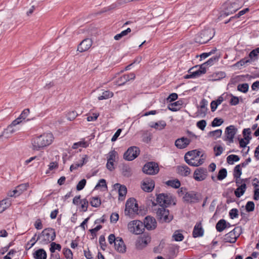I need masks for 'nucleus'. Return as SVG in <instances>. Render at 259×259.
<instances>
[{
  "label": "nucleus",
  "mask_w": 259,
  "mask_h": 259,
  "mask_svg": "<svg viewBox=\"0 0 259 259\" xmlns=\"http://www.w3.org/2000/svg\"><path fill=\"white\" fill-rule=\"evenodd\" d=\"M54 140V136L51 133H46L33 138L31 140L32 149H40L50 145Z\"/></svg>",
  "instance_id": "obj_1"
},
{
  "label": "nucleus",
  "mask_w": 259,
  "mask_h": 259,
  "mask_svg": "<svg viewBox=\"0 0 259 259\" xmlns=\"http://www.w3.org/2000/svg\"><path fill=\"white\" fill-rule=\"evenodd\" d=\"M56 236V232L54 229L51 228L45 229L38 235L36 240L32 244H30V242L27 243V245H30L28 249L32 247L38 240H39V243L42 245L48 244L55 239Z\"/></svg>",
  "instance_id": "obj_2"
},
{
  "label": "nucleus",
  "mask_w": 259,
  "mask_h": 259,
  "mask_svg": "<svg viewBox=\"0 0 259 259\" xmlns=\"http://www.w3.org/2000/svg\"><path fill=\"white\" fill-rule=\"evenodd\" d=\"M201 152L197 150H193L187 152L184 156L185 162L190 166H198L204 162L203 155L200 156V158L197 159L200 155Z\"/></svg>",
  "instance_id": "obj_3"
},
{
  "label": "nucleus",
  "mask_w": 259,
  "mask_h": 259,
  "mask_svg": "<svg viewBox=\"0 0 259 259\" xmlns=\"http://www.w3.org/2000/svg\"><path fill=\"white\" fill-rule=\"evenodd\" d=\"M224 10L219 17L221 20L236 12L240 8V5L238 0H228L224 4Z\"/></svg>",
  "instance_id": "obj_4"
},
{
  "label": "nucleus",
  "mask_w": 259,
  "mask_h": 259,
  "mask_svg": "<svg viewBox=\"0 0 259 259\" xmlns=\"http://www.w3.org/2000/svg\"><path fill=\"white\" fill-rule=\"evenodd\" d=\"M161 206L156 211L157 219L160 223H169L173 219V215L169 214L168 209Z\"/></svg>",
  "instance_id": "obj_5"
},
{
  "label": "nucleus",
  "mask_w": 259,
  "mask_h": 259,
  "mask_svg": "<svg viewBox=\"0 0 259 259\" xmlns=\"http://www.w3.org/2000/svg\"><path fill=\"white\" fill-rule=\"evenodd\" d=\"M139 210L138 204L136 200L134 198L128 199L125 204L124 213L125 215H130L133 214H138Z\"/></svg>",
  "instance_id": "obj_6"
},
{
  "label": "nucleus",
  "mask_w": 259,
  "mask_h": 259,
  "mask_svg": "<svg viewBox=\"0 0 259 259\" xmlns=\"http://www.w3.org/2000/svg\"><path fill=\"white\" fill-rule=\"evenodd\" d=\"M213 36L210 29H205L195 36V41L199 44H205L210 40Z\"/></svg>",
  "instance_id": "obj_7"
},
{
  "label": "nucleus",
  "mask_w": 259,
  "mask_h": 259,
  "mask_svg": "<svg viewBox=\"0 0 259 259\" xmlns=\"http://www.w3.org/2000/svg\"><path fill=\"white\" fill-rule=\"evenodd\" d=\"M128 230L132 233L137 235L141 234L143 232L145 226L143 223L138 220L130 222L127 225Z\"/></svg>",
  "instance_id": "obj_8"
},
{
  "label": "nucleus",
  "mask_w": 259,
  "mask_h": 259,
  "mask_svg": "<svg viewBox=\"0 0 259 259\" xmlns=\"http://www.w3.org/2000/svg\"><path fill=\"white\" fill-rule=\"evenodd\" d=\"M156 201L160 207H167L172 203L173 198L170 194L161 193L157 195Z\"/></svg>",
  "instance_id": "obj_9"
},
{
  "label": "nucleus",
  "mask_w": 259,
  "mask_h": 259,
  "mask_svg": "<svg viewBox=\"0 0 259 259\" xmlns=\"http://www.w3.org/2000/svg\"><path fill=\"white\" fill-rule=\"evenodd\" d=\"M140 149L136 146L129 147L123 154V159L127 161H132L140 154Z\"/></svg>",
  "instance_id": "obj_10"
},
{
  "label": "nucleus",
  "mask_w": 259,
  "mask_h": 259,
  "mask_svg": "<svg viewBox=\"0 0 259 259\" xmlns=\"http://www.w3.org/2000/svg\"><path fill=\"white\" fill-rule=\"evenodd\" d=\"M143 172L150 175H154L157 174L159 168L158 165L155 162H149L146 163L142 168Z\"/></svg>",
  "instance_id": "obj_11"
},
{
  "label": "nucleus",
  "mask_w": 259,
  "mask_h": 259,
  "mask_svg": "<svg viewBox=\"0 0 259 259\" xmlns=\"http://www.w3.org/2000/svg\"><path fill=\"white\" fill-rule=\"evenodd\" d=\"M184 201L189 203H195L199 202L201 199V195L194 191L187 192L183 196Z\"/></svg>",
  "instance_id": "obj_12"
},
{
  "label": "nucleus",
  "mask_w": 259,
  "mask_h": 259,
  "mask_svg": "<svg viewBox=\"0 0 259 259\" xmlns=\"http://www.w3.org/2000/svg\"><path fill=\"white\" fill-rule=\"evenodd\" d=\"M237 132V128L234 125H231L225 128V136L224 140L232 143L234 142V138Z\"/></svg>",
  "instance_id": "obj_13"
},
{
  "label": "nucleus",
  "mask_w": 259,
  "mask_h": 259,
  "mask_svg": "<svg viewBox=\"0 0 259 259\" xmlns=\"http://www.w3.org/2000/svg\"><path fill=\"white\" fill-rule=\"evenodd\" d=\"M207 176V170L206 168L199 167L196 168L193 174L194 179L200 182L206 179Z\"/></svg>",
  "instance_id": "obj_14"
},
{
  "label": "nucleus",
  "mask_w": 259,
  "mask_h": 259,
  "mask_svg": "<svg viewBox=\"0 0 259 259\" xmlns=\"http://www.w3.org/2000/svg\"><path fill=\"white\" fill-rule=\"evenodd\" d=\"M93 41L91 38H87L82 40L78 45L77 51L80 52H84L88 51L92 46Z\"/></svg>",
  "instance_id": "obj_15"
},
{
  "label": "nucleus",
  "mask_w": 259,
  "mask_h": 259,
  "mask_svg": "<svg viewBox=\"0 0 259 259\" xmlns=\"http://www.w3.org/2000/svg\"><path fill=\"white\" fill-rule=\"evenodd\" d=\"M244 139H241L239 141L240 146L242 148H244L249 142V140L251 138L249 136L251 134V131L249 128H244L242 132Z\"/></svg>",
  "instance_id": "obj_16"
},
{
  "label": "nucleus",
  "mask_w": 259,
  "mask_h": 259,
  "mask_svg": "<svg viewBox=\"0 0 259 259\" xmlns=\"http://www.w3.org/2000/svg\"><path fill=\"white\" fill-rule=\"evenodd\" d=\"M145 228L149 230H153L156 228L157 226V222L156 220L150 216H147L144 220L143 223Z\"/></svg>",
  "instance_id": "obj_17"
},
{
  "label": "nucleus",
  "mask_w": 259,
  "mask_h": 259,
  "mask_svg": "<svg viewBox=\"0 0 259 259\" xmlns=\"http://www.w3.org/2000/svg\"><path fill=\"white\" fill-rule=\"evenodd\" d=\"M151 237L149 235L145 236V235L139 238L137 241L136 245V247L139 249H142L150 242Z\"/></svg>",
  "instance_id": "obj_18"
},
{
  "label": "nucleus",
  "mask_w": 259,
  "mask_h": 259,
  "mask_svg": "<svg viewBox=\"0 0 259 259\" xmlns=\"http://www.w3.org/2000/svg\"><path fill=\"white\" fill-rule=\"evenodd\" d=\"M257 55L255 53V51L253 50L249 54V58L245 57L242 59L240 60V61L237 63L236 65L240 64L241 66L244 65L247 63H250L252 61H254L257 59Z\"/></svg>",
  "instance_id": "obj_19"
},
{
  "label": "nucleus",
  "mask_w": 259,
  "mask_h": 259,
  "mask_svg": "<svg viewBox=\"0 0 259 259\" xmlns=\"http://www.w3.org/2000/svg\"><path fill=\"white\" fill-rule=\"evenodd\" d=\"M135 77V74L133 73L124 74L117 79L116 80V84L119 86L124 85L126 82L134 79Z\"/></svg>",
  "instance_id": "obj_20"
},
{
  "label": "nucleus",
  "mask_w": 259,
  "mask_h": 259,
  "mask_svg": "<svg viewBox=\"0 0 259 259\" xmlns=\"http://www.w3.org/2000/svg\"><path fill=\"white\" fill-rule=\"evenodd\" d=\"M191 140L185 137H182L176 140L175 146L179 149H184L190 143Z\"/></svg>",
  "instance_id": "obj_21"
},
{
  "label": "nucleus",
  "mask_w": 259,
  "mask_h": 259,
  "mask_svg": "<svg viewBox=\"0 0 259 259\" xmlns=\"http://www.w3.org/2000/svg\"><path fill=\"white\" fill-rule=\"evenodd\" d=\"M27 184H22L18 186L16 189L10 194L11 197H16L19 196L23 191L27 189Z\"/></svg>",
  "instance_id": "obj_22"
},
{
  "label": "nucleus",
  "mask_w": 259,
  "mask_h": 259,
  "mask_svg": "<svg viewBox=\"0 0 259 259\" xmlns=\"http://www.w3.org/2000/svg\"><path fill=\"white\" fill-rule=\"evenodd\" d=\"M197 67V66H195L190 68L188 71V74L186 75L184 77L185 78L188 79L191 78H195L204 74L203 71H201L199 69L194 70V69Z\"/></svg>",
  "instance_id": "obj_23"
},
{
  "label": "nucleus",
  "mask_w": 259,
  "mask_h": 259,
  "mask_svg": "<svg viewBox=\"0 0 259 259\" xmlns=\"http://www.w3.org/2000/svg\"><path fill=\"white\" fill-rule=\"evenodd\" d=\"M114 247L115 250L120 253H124L126 251V246L121 238L117 237L116 242H115Z\"/></svg>",
  "instance_id": "obj_24"
},
{
  "label": "nucleus",
  "mask_w": 259,
  "mask_h": 259,
  "mask_svg": "<svg viewBox=\"0 0 259 259\" xmlns=\"http://www.w3.org/2000/svg\"><path fill=\"white\" fill-rule=\"evenodd\" d=\"M155 184L153 180H145L142 186V189L145 192H150L154 188Z\"/></svg>",
  "instance_id": "obj_25"
},
{
  "label": "nucleus",
  "mask_w": 259,
  "mask_h": 259,
  "mask_svg": "<svg viewBox=\"0 0 259 259\" xmlns=\"http://www.w3.org/2000/svg\"><path fill=\"white\" fill-rule=\"evenodd\" d=\"M114 188L115 189H118L119 199L122 200L127 193L126 187L124 185L116 183L114 185Z\"/></svg>",
  "instance_id": "obj_26"
},
{
  "label": "nucleus",
  "mask_w": 259,
  "mask_h": 259,
  "mask_svg": "<svg viewBox=\"0 0 259 259\" xmlns=\"http://www.w3.org/2000/svg\"><path fill=\"white\" fill-rule=\"evenodd\" d=\"M203 230L200 222L197 223L194 226L193 231V237L194 238L202 236L203 235Z\"/></svg>",
  "instance_id": "obj_27"
},
{
  "label": "nucleus",
  "mask_w": 259,
  "mask_h": 259,
  "mask_svg": "<svg viewBox=\"0 0 259 259\" xmlns=\"http://www.w3.org/2000/svg\"><path fill=\"white\" fill-rule=\"evenodd\" d=\"M177 169L178 173L184 177L188 176L191 172V169L186 165L178 166Z\"/></svg>",
  "instance_id": "obj_28"
},
{
  "label": "nucleus",
  "mask_w": 259,
  "mask_h": 259,
  "mask_svg": "<svg viewBox=\"0 0 259 259\" xmlns=\"http://www.w3.org/2000/svg\"><path fill=\"white\" fill-rule=\"evenodd\" d=\"M33 255L35 259H46L47 257L46 251L42 248L38 249L34 251Z\"/></svg>",
  "instance_id": "obj_29"
},
{
  "label": "nucleus",
  "mask_w": 259,
  "mask_h": 259,
  "mask_svg": "<svg viewBox=\"0 0 259 259\" xmlns=\"http://www.w3.org/2000/svg\"><path fill=\"white\" fill-rule=\"evenodd\" d=\"M223 240L225 243H234L237 240L236 236L230 232L223 236Z\"/></svg>",
  "instance_id": "obj_30"
},
{
  "label": "nucleus",
  "mask_w": 259,
  "mask_h": 259,
  "mask_svg": "<svg viewBox=\"0 0 259 259\" xmlns=\"http://www.w3.org/2000/svg\"><path fill=\"white\" fill-rule=\"evenodd\" d=\"M182 104L183 101L182 100H179L169 104L168 106V109L171 111H177L180 109Z\"/></svg>",
  "instance_id": "obj_31"
},
{
  "label": "nucleus",
  "mask_w": 259,
  "mask_h": 259,
  "mask_svg": "<svg viewBox=\"0 0 259 259\" xmlns=\"http://www.w3.org/2000/svg\"><path fill=\"white\" fill-rule=\"evenodd\" d=\"M11 205L9 198L4 199L0 201V213L3 212Z\"/></svg>",
  "instance_id": "obj_32"
},
{
  "label": "nucleus",
  "mask_w": 259,
  "mask_h": 259,
  "mask_svg": "<svg viewBox=\"0 0 259 259\" xmlns=\"http://www.w3.org/2000/svg\"><path fill=\"white\" fill-rule=\"evenodd\" d=\"M246 185L245 183H244L243 184H241L240 186H239L238 188H237L236 190L235 191L234 193L235 196L238 198L240 197L244 194L246 190Z\"/></svg>",
  "instance_id": "obj_33"
},
{
  "label": "nucleus",
  "mask_w": 259,
  "mask_h": 259,
  "mask_svg": "<svg viewBox=\"0 0 259 259\" xmlns=\"http://www.w3.org/2000/svg\"><path fill=\"white\" fill-rule=\"evenodd\" d=\"M215 228L218 232H222L225 229L227 228V224L226 221L224 219L220 220L217 223Z\"/></svg>",
  "instance_id": "obj_34"
},
{
  "label": "nucleus",
  "mask_w": 259,
  "mask_h": 259,
  "mask_svg": "<svg viewBox=\"0 0 259 259\" xmlns=\"http://www.w3.org/2000/svg\"><path fill=\"white\" fill-rule=\"evenodd\" d=\"M166 125V123L165 121L160 120L157 122L153 123L150 126L152 128H154L156 130H161L165 128Z\"/></svg>",
  "instance_id": "obj_35"
},
{
  "label": "nucleus",
  "mask_w": 259,
  "mask_h": 259,
  "mask_svg": "<svg viewBox=\"0 0 259 259\" xmlns=\"http://www.w3.org/2000/svg\"><path fill=\"white\" fill-rule=\"evenodd\" d=\"M165 184L174 188H179L181 186V183L179 180L176 179L174 180H168L165 182Z\"/></svg>",
  "instance_id": "obj_36"
},
{
  "label": "nucleus",
  "mask_w": 259,
  "mask_h": 259,
  "mask_svg": "<svg viewBox=\"0 0 259 259\" xmlns=\"http://www.w3.org/2000/svg\"><path fill=\"white\" fill-rule=\"evenodd\" d=\"M113 96V93L109 91H106L102 93V95L98 97L99 100L107 99L111 98Z\"/></svg>",
  "instance_id": "obj_37"
},
{
  "label": "nucleus",
  "mask_w": 259,
  "mask_h": 259,
  "mask_svg": "<svg viewBox=\"0 0 259 259\" xmlns=\"http://www.w3.org/2000/svg\"><path fill=\"white\" fill-rule=\"evenodd\" d=\"M240 159L239 157L236 155H230L227 158V162L230 164H233L234 162L238 161Z\"/></svg>",
  "instance_id": "obj_38"
},
{
  "label": "nucleus",
  "mask_w": 259,
  "mask_h": 259,
  "mask_svg": "<svg viewBox=\"0 0 259 259\" xmlns=\"http://www.w3.org/2000/svg\"><path fill=\"white\" fill-rule=\"evenodd\" d=\"M131 32V29L130 28H127L126 30L122 31L120 33L115 35L114 37V38L116 40H119L123 36L126 35L128 33Z\"/></svg>",
  "instance_id": "obj_39"
},
{
  "label": "nucleus",
  "mask_w": 259,
  "mask_h": 259,
  "mask_svg": "<svg viewBox=\"0 0 259 259\" xmlns=\"http://www.w3.org/2000/svg\"><path fill=\"white\" fill-rule=\"evenodd\" d=\"M90 204L93 207H98L101 204V199L98 197H93L92 200H90Z\"/></svg>",
  "instance_id": "obj_40"
},
{
  "label": "nucleus",
  "mask_w": 259,
  "mask_h": 259,
  "mask_svg": "<svg viewBox=\"0 0 259 259\" xmlns=\"http://www.w3.org/2000/svg\"><path fill=\"white\" fill-rule=\"evenodd\" d=\"M172 238L176 241H181L184 239V236L180 230H177L174 233Z\"/></svg>",
  "instance_id": "obj_41"
},
{
  "label": "nucleus",
  "mask_w": 259,
  "mask_h": 259,
  "mask_svg": "<svg viewBox=\"0 0 259 259\" xmlns=\"http://www.w3.org/2000/svg\"><path fill=\"white\" fill-rule=\"evenodd\" d=\"M227 171L226 169L223 168L219 170L217 176V179L220 181L223 180L227 177Z\"/></svg>",
  "instance_id": "obj_42"
},
{
  "label": "nucleus",
  "mask_w": 259,
  "mask_h": 259,
  "mask_svg": "<svg viewBox=\"0 0 259 259\" xmlns=\"http://www.w3.org/2000/svg\"><path fill=\"white\" fill-rule=\"evenodd\" d=\"M249 88L248 84L247 83H244L242 84H239L237 86V90L239 92H242L243 93H246L247 92Z\"/></svg>",
  "instance_id": "obj_43"
},
{
  "label": "nucleus",
  "mask_w": 259,
  "mask_h": 259,
  "mask_svg": "<svg viewBox=\"0 0 259 259\" xmlns=\"http://www.w3.org/2000/svg\"><path fill=\"white\" fill-rule=\"evenodd\" d=\"M241 165H237L234 169V177L236 179H238L240 178L242 174L241 169L240 168Z\"/></svg>",
  "instance_id": "obj_44"
},
{
  "label": "nucleus",
  "mask_w": 259,
  "mask_h": 259,
  "mask_svg": "<svg viewBox=\"0 0 259 259\" xmlns=\"http://www.w3.org/2000/svg\"><path fill=\"white\" fill-rule=\"evenodd\" d=\"M61 249V246L59 244H57L54 242H52L51 243V247L50 250L51 253H55L56 250L60 251Z\"/></svg>",
  "instance_id": "obj_45"
},
{
  "label": "nucleus",
  "mask_w": 259,
  "mask_h": 259,
  "mask_svg": "<svg viewBox=\"0 0 259 259\" xmlns=\"http://www.w3.org/2000/svg\"><path fill=\"white\" fill-rule=\"evenodd\" d=\"M222 134V130L219 129L208 133V136L211 137L220 138Z\"/></svg>",
  "instance_id": "obj_46"
},
{
  "label": "nucleus",
  "mask_w": 259,
  "mask_h": 259,
  "mask_svg": "<svg viewBox=\"0 0 259 259\" xmlns=\"http://www.w3.org/2000/svg\"><path fill=\"white\" fill-rule=\"evenodd\" d=\"M88 145L89 144L86 142L80 141V142L74 143L72 148L74 149H76L78 148L79 147L86 148L88 146Z\"/></svg>",
  "instance_id": "obj_47"
},
{
  "label": "nucleus",
  "mask_w": 259,
  "mask_h": 259,
  "mask_svg": "<svg viewBox=\"0 0 259 259\" xmlns=\"http://www.w3.org/2000/svg\"><path fill=\"white\" fill-rule=\"evenodd\" d=\"M81 207L83 211L85 212L88 210L89 206V201L87 199H83L80 201Z\"/></svg>",
  "instance_id": "obj_48"
},
{
  "label": "nucleus",
  "mask_w": 259,
  "mask_h": 259,
  "mask_svg": "<svg viewBox=\"0 0 259 259\" xmlns=\"http://www.w3.org/2000/svg\"><path fill=\"white\" fill-rule=\"evenodd\" d=\"M220 58V56H215L209 59H208L206 62H205V64H206V65L211 66L215 62H217Z\"/></svg>",
  "instance_id": "obj_49"
},
{
  "label": "nucleus",
  "mask_w": 259,
  "mask_h": 259,
  "mask_svg": "<svg viewBox=\"0 0 259 259\" xmlns=\"http://www.w3.org/2000/svg\"><path fill=\"white\" fill-rule=\"evenodd\" d=\"M224 122V120L222 118H218L217 117L214 118L211 122V126L212 127L219 126Z\"/></svg>",
  "instance_id": "obj_50"
},
{
  "label": "nucleus",
  "mask_w": 259,
  "mask_h": 259,
  "mask_svg": "<svg viewBox=\"0 0 259 259\" xmlns=\"http://www.w3.org/2000/svg\"><path fill=\"white\" fill-rule=\"evenodd\" d=\"M118 154L115 150H113L109 152L108 153V156L107 157V160L115 161L116 157L117 156Z\"/></svg>",
  "instance_id": "obj_51"
},
{
  "label": "nucleus",
  "mask_w": 259,
  "mask_h": 259,
  "mask_svg": "<svg viewBox=\"0 0 259 259\" xmlns=\"http://www.w3.org/2000/svg\"><path fill=\"white\" fill-rule=\"evenodd\" d=\"M63 253L66 259H72L73 254L71 250L69 248H64Z\"/></svg>",
  "instance_id": "obj_52"
},
{
  "label": "nucleus",
  "mask_w": 259,
  "mask_h": 259,
  "mask_svg": "<svg viewBox=\"0 0 259 259\" xmlns=\"http://www.w3.org/2000/svg\"><path fill=\"white\" fill-rule=\"evenodd\" d=\"M234 236H236V240L239 237L242 232V229L240 227H235L233 230L230 231Z\"/></svg>",
  "instance_id": "obj_53"
},
{
  "label": "nucleus",
  "mask_w": 259,
  "mask_h": 259,
  "mask_svg": "<svg viewBox=\"0 0 259 259\" xmlns=\"http://www.w3.org/2000/svg\"><path fill=\"white\" fill-rule=\"evenodd\" d=\"M245 209L247 212L252 211L254 209V204L253 201H248L247 202Z\"/></svg>",
  "instance_id": "obj_54"
},
{
  "label": "nucleus",
  "mask_w": 259,
  "mask_h": 259,
  "mask_svg": "<svg viewBox=\"0 0 259 259\" xmlns=\"http://www.w3.org/2000/svg\"><path fill=\"white\" fill-rule=\"evenodd\" d=\"M231 99L230 100V104L232 106H235L237 105L239 102V98L238 97H236L233 96L232 94H231Z\"/></svg>",
  "instance_id": "obj_55"
},
{
  "label": "nucleus",
  "mask_w": 259,
  "mask_h": 259,
  "mask_svg": "<svg viewBox=\"0 0 259 259\" xmlns=\"http://www.w3.org/2000/svg\"><path fill=\"white\" fill-rule=\"evenodd\" d=\"M99 243L101 248L103 250H105L106 247V243L105 241V238L104 235H101L99 238Z\"/></svg>",
  "instance_id": "obj_56"
},
{
  "label": "nucleus",
  "mask_w": 259,
  "mask_h": 259,
  "mask_svg": "<svg viewBox=\"0 0 259 259\" xmlns=\"http://www.w3.org/2000/svg\"><path fill=\"white\" fill-rule=\"evenodd\" d=\"M86 184V180L85 179H82L80 181L76 186V189L78 191H80L83 189Z\"/></svg>",
  "instance_id": "obj_57"
},
{
  "label": "nucleus",
  "mask_w": 259,
  "mask_h": 259,
  "mask_svg": "<svg viewBox=\"0 0 259 259\" xmlns=\"http://www.w3.org/2000/svg\"><path fill=\"white\" fill-rule=\"evenodd\" d=\"M196 125L199 128L203 131L206 125V121L203 119L197 122Z\"/></svg>",
  "instance_id": "obj_58"
},
{
  "label": "nucleus",
  "mask_w": 259,
  "mask_h": 259,
  "mask_svg": "<svg viewBox=\"0 0 259 259\" xmlns=\"http://www.w3.org/2000/svg\"><path fill=\"white\" fill-rule=\"evenodd\" d=\"M213 150L215 151V156H218L223 153V148L221 146H215Z\"/></svg>",
  "instance_id": "obj_59"
},
{
  "label": "nucleus",
  "mask_w": 259,
  "mask_h": 259,
  "mask_svg": "<svg viewBox=\"0 0 259 259\" xmlns=\"http://www.w3.org/2000/svg\"><path fill=\"white\" fill-rule=\"evenodd\" d=\"M238 211L236 208L232 209L229 212V215L230 218L232 219H234V218H236L238 216Z\"/></svg>",
  "instance_id": "obj_60"
},
{
  "label": "nucleus",
  "mask_w": 259,
  "mask_h": 259,
  "mask_svg": "<svg viewBox=\"0 0 259 259\" xmlns=\"http://www.w3.org/2000/svg\"><path fill=\"white\" fill-rule=\"evenodd\" d=\"M29 112H30V111H29V109L28 108L25 109L22 111V112L21 113V114L19 116V118L21 120V119H25L27 117L28 114H29Z\"/></svg>",
  "instance_id": "obj_61"
},
{
  "label": "nucleus",
  "mask_w": 259,
  "mask_h": 259,
  "mask_svg": "<svg viewBox=\"0 0 259 259\" xmlns=\"http://www.w3.org/2000/svg\"><path fill=\"white\" fill-rule=\"evenodd\" d=\"M102 228V226L99 225L97 226L95 228L90 229L89 230L93 238L96 236V232L100 230Z\"/></svg>",
  "instance_id": "obj_62"
},
{
  "label": "nucleus",
  "mask_w": 259,
  "mask_h": 259,
  "mask_svg": "<svg viewBox=\"0 0 259 259\" xmlns=\"http://www.w3.org/2000/svg\"><path fill=\"white\" fill-rule=\"evenodd\" d=\"M207 101L204 99H202L200 102V108L202 112H203V113H205L207 110V108L206 107L207 105Z\"/></svg>",
  "instance_id": "obj_63"
},
{
  "label": "nucleus",
  "mask_w": 259,
  "mask_h": 259,
  "mask_svg": "<svg viewBox=\"0 0 259 259\" xmlns=\"http://www.w3.org/2000/svg\"><path fill=\"white\" fill-rule=\"evenodd\" d=\"M77 114L75 111H71L68 113L67 118L69 120H73L77 116Z\"/></svg>",
  "instance_id": "obj_64"
}]
</instances>
